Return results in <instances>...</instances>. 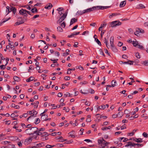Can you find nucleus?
<instances>
[{"label": "nucleus", "mask_w": 148, "mask_h": 148, "mask_svg": "<svg viewBox=\"0 0 148 148\" xmlns=\"http://www.w3.org/2000/svg\"><path fill=\"white\" fill-rule=\"evenodd\" d=\"M38 128L36 127H33L28 128L25 130V132L28 134L30 135L37 132Z\"/></svg>", "instance_id": "obj_1"}, {"label": "nucleus", "mask_w": 148, "mask_h": 148, "mask_svg": "<svg viewBox=\"0 0 148 148\" xmlns=\"http://www.w3.org/2000/svg\"><path fill=\"white\" fill-rule=\"evenodd\" d=\"M46 112H43L40 114V115L41 116V119L43 121H46L47 118L48 117L47 114H46Z\"/></svg>", "instance_id": "obj_2"}, {"label": "nucleus", "mask_w": 148, "mask_h": 148, "mask_svg": "<svg viewBox=\"0 0 148 148\" xmlns=\"http://www.w3.org/2000/svg\"><path fill=\"white\" fill-rule=\"evenodd\" d=\"M67 15V12L64 14L57 21V23H60L62 22L66 18Z\"/></svg>", "instance_id": "obj_3"}, {"label": "nucleus", "mask_w": 148, "mask_h": 148, "mask_svg": "<svg viewBox=\"0 0 148 148\" xmlns=\"http://www.w3.org/2000/svg\"><path fill=\"white\" fill-rule=\"evenodd\" d=\"M108 6H97L92 7L93 11L96 10V9L100 10L106 9L108 8Z\"/></svg>", "instance_id": "obj_4"}, {"label": "nucleus", "mask_w": 148, "mask_h": 148, "mask_svg": "<svg viewBox=\"0 0 148 148\" xmlns=\"http://www.w3.org/2000/svg\"><path fill=\"white\" fill-rule=\"evenodd\" d=\"M111 25H113L112 26V27H114L117 26H119L121 25V23L120 22H118L117 21H113L111 23Z\"/></svg>", "instance_id": "obj_5"}, {"label": "nucleus", "mask_w": 148, "mask_h": 148, "mask_svg": "<svg viewBox=\"0 0 148 148\" xmlns=\"http://www.w3.org/2000/svg\"><path fill=\"white\" fill-rule=\"evenodd\" d=\"M29 112V114L31 115L27 119V121L32 116L36 117V114L38 113L37 112Z\"/></svg>", "instance_id": "obj_6"}, {"label": "nucleus", "mask_w": 148, "mask_h": 148, "mask_svg": "<svg viewBox=\"0 0 148 148\" xmlns=\"http://www.w3.org/2000/svg\"><path fill=\"white\" fill-rule=\"evenodd\" d=\"M25 11V10L23 9H21L19 10V13L21 15H22L24 16H27V14L26 13Z\"/></svg>", "instance_id": "obj_7"}, {"label": "nucleus", "mask_w": 148, "mask_h": 148, "mask_svg": "<svg viewBox=\"0 0 148 148\" xmlns=\"http://www.w3.org/2000/svg\"><path fill=\"white\" fill-rule=\"evenodd\" d=\"M123 112H119L117 114H114L112 115V117L113 118H115L117 117H121L123 115Z\"/></svg>", "instance_id": "obj_8"}, {"label": "nucleus", "mask_w": 148, "mask_h": 148, "mask_svg": "<svg viewBox=\"0 0 148 148\" xmlns=\"http://www.w3.org/2000/svg\"><path fill=\"white\" fill-rule=\"evenodd\" d=\"M137 32L139 33L140 32L141 33H144V30L139 28H138V29H137L136 32H134V34L136 36H138V35H139V33L136 34V33Z\"/></svg>", "instance_id": "obj_9"}, {"label": "nucleus", "mask_w": 148, "mask_h": 148, "mask_svg": "<svg viewBox=\"0 0 148 148\" xmlns=\"http://www.w3.org/2000/svg\"><path fill=\"white\" fill-rule=\"evenodd\" d=\"M119 63L121 64H128L130 65H132V64H133V62L132 61H131V60H129L128 61L125 62L121 61L119 62Z\"/></svg>", "instance_id": "obj_10"}, {"label": "nucleus", "mask_w": 148, "mask_h": 148, "mask_svg": "<svg viewBox=\"0 0 148 148\" xmlns=\"http://www.w3.org/2000/svg\"><path fill=\"white\" fill-rule=\"evenodd\" d=\"M32 140V138L31 137H29V138L25 139V140L24 143L25 144H27L30 143Z\"/></svg>", "instance_id": "obj_11"}, {"label": "nucleus", "mask_w": 148, "mask_h": 148, "mask_svg": "<svg viewBox=\"0 0 148 148\" xmlns=\"http://www.w3.org/2000/svg\"><path fill=\"white\" fill-rule=\"evenodd\" d=\"M110 47L111 49L113 52H116L117 51V50L115 47L114 44L110 45Z\"/></svg>", "instance_id": "obj_12"}, {"label": "nucleus", "mask_w": 148, "mask_h": 148, "mask_svg": "<svg viewBox=\"0 0 148 148\" xmlns=\"http://www.w3.org/2000/svg\"><path fill=\"white\" fill-rule=\"evenodd\" d=\"M93 11V10L92 7L83 10V12H84V13L85 14L91 11Z\"/></svg>", "instance_id": "obj_13"}, {"label": "nucleus", "mask_w": 148, "mask_h": 148, "mask_svg": "<svg viewBox=\"0 0 148 148\" xmlns=\"http://www.w3.org/2000/svg\"><path fill=\"white\" fill-rule=\"evenodd\" d=\"M126 1H121L119 7L120 8L124 7L126 5Z\"/></svg>", "instance_id": "obj_14"}, {"label": "nucleus", "mask_w": 148, "mask_h": 148, "mask_svg": "<svg viewBox=\"0 0 148 148\" xmlns=\"http://www.w3.org/2000/svg\"><path fill=\"white\" fill-rule=\"evenodd\" d=\"M77 19L75 18H72L71 21L70 23V26L72 25L73 23L76 22L77 21Z\"/></svg>", "instance_id": "obj_15"}, {"label": "nucleus", "mask_w": 148, "mask_h": 148, "mask_svg": "<svg viewBox=\"0 0 148 148\" xmlns=\"http://www.w3.org/2000/svg\"><path fill=\"white\" fill-rule=\"evenodd\" d=\"M142 139L141 138H138L133 139V140L138 143H141L143 142Z\"/></svg>", "instance_id": "obj_16"}, {"label": "nucleus", "mask_w": 148, "mask_h": 148, "mask_svg": "<svg viewBox=\"0 0 148 148\" xmlns=\"http://www.w3.org/2000/svg\"><path fill=\"white\" fill-rule=\"evenodd\" d=\"M53 7V5L51 3H49L48 5H47L45 8L46 9H49Z\"/></svg>", "instance_id": "obj_17"}, {"label": "nucleus", "mask_w": 148, "mask_h": 148, "mask_svg": "<svg viewBox=\"0 0 148 148\" xmlns=\"http://www.w3.org/2000/svg\"><path fill=\"white\" fill-rule=\"evenodd\" d=\"M13 128H14L16 130L17 132H20L22 131V130L21 129H18L19 127L18 126H16L15 125H14L13 127Z\"/></svg>", "instance_id": "obj_18"}, {"label": "nucleus", "mask_w": 148, "mask_h": 148, "mask_svg": "<svg viewBox=\"0 0 148 148\" xmlns=\"http://www.w3.org/2000/svg\"><path fill=\"white\" fill-rule=\"evenodd\" d=\"M11 11H12L14 14L16 12V8L14 7H12L10 8Z\"/></svg>", "instance_id": "obj_19"}, {"label": "nucleus", "mask_w": 148, "mask_h": 148, "mask_svg": "<svg viewBox=\"0 0 148 148\" xmlns=\"http://www.w3.org/2000/svg\"><path fill=\"white\" fill-rule=\"evenodd\" d=\"M13 79L15 81L17 82H19L21 80L20 78L17 76H14Z\"/></svg>", "instance_id": "obj_20"}, {"label": "nucleus", "mask_w": 148, "mask_h": 148, "mask_svg": "<svg viewBox=\"0 0 148 148\" xmlns=\"http://www.w3.org/2000/svg\"><path fill=\"white\" fill-rule=\"evenodd\" d=\"M49 106L50 107L51 109H54L58 107V106H55L54 104H51L50 105L49 104Z\"/></svg>", "instance_id": "obj_21"}, {"label": "nucleus", "mask_w": 148, "mask_h": 148, "mask_svg": "<svg viewBox=\"0 0 148 148\" xmlns=\"http://www.w3.org/2000/svg\"><path fill=\"white\" fill-rule=\"evenodd\" d=\"M34 77L32 76L30 77L29 78L26 79V82H30L34 80Z\"/></svg>", "instance_id": "obj_22"}, {"label": "nucleus", "mask_w": 148, "mask_h": 148, "mask_svg": "<svg viewBox=\"0 0 148 148\" xmlns=\"http://www.w3.org/2000/svg\"><path fill=\"white\" fill-rule=\"evenodd\" d=\"M110 45L114 44V37L113 36H112L110 37Z\"/></svg>", "instance_id": "obj_23"}, {"label": "nucleus", "mask_w": 148, "mask_h": 148, "mask_svg": "<svg viewBox=\"0 0 148 148\" xmlns=\"http://www.w3.org/2000/svg\"><path fill=\"white\" fill-rule=\"evenodd\" d=\"M84 12H83V10L82 11H78L77 12L76 14V15H81L83 14H84Z\"/></svg>", "instance_id": "obj_24"}, {"label": "nucleus", "mask_w": 148, "mask_h": 148, "mask_svg": "<svg viewBox=\"0 0 148 148\" xmlns=\"http://www.w3.org/2000/svg\"><path fill=\"white\" fill-rule=\"evenodd\" d=\"M116 82L115 80H113L112 82V87H114L116 86Z\"/></svg>", "instance_id": "obj_25"}, {"label": "nucleus", "mask_w": 148, "mask_h": 148, "mask_svg": "<svg viewBox=\"0 0 148 148\" xmlns=\"http://www.w3.org/2000/svg\"><path fill=\"white\" fill-rule=\"evenodd\" d=\"M66 53H64L63 54V56H66L67 55H69V53H68V52H69L70 51V50L69 49H67L66 50Z\"/></svg>", "instance_id": "obj_26"}, {"label": "nucleus", "mask_w": 148, "mask_h": 148, "mask_svg": "<svg viewBox=\"0 0 148 148\" xmlns=\"http://www.w3.org/2000/svg\"><path fill=\"white\" fill-rule=\"evenodd\" d=\"M48 135H46V136L45 137H42L41 138V140L42 141H45V140H48L49 138L48 137H47Z\"/></svg>", "instance_id": "obj_27"}, {"label": "nucleus", "mask_w": 148, "mask_h": 148, "mask_svg": "<svg viewBox=\"0 0 148 148\" xmlns=\"http://www.w3.org/2000/svg\"><path fill=\"white\" fill-rule=\"evenodd\" d=\"M99 109L103 110L105 108V106L104 105H101L99 107Z\"/></svg>", "instance_id": "obj_28"}, {"label": "nucleus", "mask_w": 148, "mask_h": 148, "mask_svg": "<svg viewBox=\"0 0 148 148\" xmlns=\"http://www.w3.org/2000/svg\"><path fill=\"white\" fill-rule=\"evenodd\" d=\"M6 12H8V13L7 15L10 12H11V10L10 9V11L9 9V7L8 6H7L6 7Z\"/></svg>", "instance_id": "obj_29"}, {"label": "nucleus", "mask_w": 148, "mask_h": 148, "mask_svg": "<svg viewBox=\"0 0 148 148\" xmlns=\"http://www.w3.org/2000/svg\"><path fill=\"white\" fill-rule=\"evenodd\" d=\"M57 29L58 31L60 32H62L63 31V29L60 26L58 27L57 28Z\"/></svg>", "instance_id": "obj_30"}, {"label": "nucleus", "mask_w": 148, "mask_h": 148, "mask_svg": "<svg viewBox=\"0 0 148 148\" xmlns=\"http://www.w3.org/2000/svg\"><path fill=\"white\" fill-rule=\"evenodd\" d=\"M132 44L134 46V47H137L138 44V42L136 41H132Z\"/></svg>", "instance_id": "obj_31"}, {"label": "nucleus", "mask_w": 148, "mask_h": 148, "mask_svg": "<svg viewBox=\"0 0 148 148\" xmlns=\"http://www.w3.org/2000/svg\"><path fill=\"white\" fill-rule=\"evenodd\" d=\"M10 17L8 19H6L5 18L3 19L2 21L1 22V23H5V22H6V21L8 20L9 19H10Z\"/></svg>", "instance_id": "obj_32"}, {"label": "nucleus", "mask_w": 148, "mask_h": 148, "mask_svg": "<svg viewBox=\"0 0 148 148\" xmlns=\"http://www.w3.org/2000/svg\"><path fill=\"white\" fill-rule=\"evenodd\" d=\"M34 67L32 65H31L29 67V69L28 70L29 72H30V70H33L34 69Z\"/></svg>", "instance_id": "obj_33"}, {"label": "nucleus", "mask_w": 148, "mask_h": 148, "mask_svg": "<svg viewBox=\"0 0 148 148\" xmlns=\"http://www.w3.org/2000/svg\"><path fill=\"white\" fill-rule=\"evenodd\" d=\"M111 128V126H108V127H103L101 129H102V130H106L109 129Z\"/></svg>", "instance_id": "obj_34"}, {"label": "nucleus", "mask_w": 148, "mask_h": 148, "mask_svg": "<svg viewBox=\"0 0 148 148\" xmlns=\"http://www.w3.org/2000/svg\"><path fill=\"white\" fill-rule=\"evenodd\" d=\"M135 56L138 58H140V55L139 53L138 52L136 53Z\"/></svg>", "instance_id": "obj_35"}, {"label": "nucleus", "mask_w": 148, "mask_h": 148, "mask_svg": "<svg viewBox=\"0 0 148 148\" xmlns=\"http://www.w3.org/2000/svg\"><path fill=\"white\" fill-rule=\"evenodd\" d=\"M40 121V120L39 118L36 119V120L35 121V123L36 124H38Z\"/></svg>", "instance_id": "obj_36"}, {"label": "nucleus", "mask_w": 148, "mask_h": 148, "mask_svg": "<svg viewBox=\"0 0 148 148\" xmlns=\"http://www.w3.org/2000/svg\"><path fill=\"white\" fill-rule=\"evenodd\" d=\"M143 136L145 138L148 137V134L146 132H144L143 134Z\"/></svg>", "instance_id": "obj_37"}, {"label": "nucleus", "mask_w": 148, "mask_h": 148, "mask_svg": "<svg viewBox=\"0 0 148 148\" xmlns=\"http://www.w3.org/2000/svg\"><path fill=\"white\" fill-rule=\"evenodd\" d=\"M31 10L32 11V13L37 12L38 11L37 9L36 8H32Z\"/></svg>", "instance_id": "obj_38"}, {"label": "nucleus", "mask_w": 148, "mask_h": 148, "mask_svg": "<svg viewBox=\"0 0 148 148\" xmlns=\"http://www.w3.org/2000/svg\"><path fill=\"white\" fill-rule=\"evenodd\" d=\"M138 7L141 8H145V7L144 5L142 4H140L138 5Z\"/></svg>", "instance_id": "obj_39"}, {"label": "nucleus", "mask_w": 148, "mask_h": 148, "mask_svg": "<svg viewBox=\"0 0 148 148\" xmlns=\"http://www.w3.org/2000/svg\"><path fill=\"white\" fill-rule=\"evenodd\" d=\"M137 47L140 49H144V47H143V46L139 45V44H138Z\"/></svg>", "instance_id": "obj_40"}, {"label": "nucleus", "mask_w": 148, "mask_h": 148, "mask_svg": "<svg viewBox=\"0 0 148 148\" xmlns=\"http://www.w3.org/2000/svg\"><path fill=\"white\" fill-rule=\"evenodd\" d=\"M68 96L70 97V94L68 92H67L66 94H64L63 95V96L64 97H66Z\"/></svg>", "instance_id": "obj_41"}, {"label": "nucleus", "mask_w": 148, "mask_h": 148, "mask_svg": "<svg viewBox=\"0 0 148 148\" xmlns=\"http://www.w3.org/2000/svg\"><path fill=\"white\" fill-rule=\"evenodd\" d=\"M18 19H21V21H20V22L21 23L22 22H23V23L24 22L27 20L26 19H23V18H22L21 17H19L18 18Z\"/></svg>", "instance_id": "obj_42"}, {"label": "nucleus", "mask_w": 148, "mask_h": 148, "mask_svg": "<svg viewBox=\"0 0 148 148\" xmlns=\"http://www.w3.org/2000/svg\"><path fill=\"white\" fill-rule=\"evenodd\" d=\"M40 131H38V130H37V132H36V134L37 135H41L42 134V133L40 132Z\"/></svg>", "instance_id": "obj_43"}, {"label": "nucleus", "mask_w": 148, "mask_h": 148, "mask_svg": "<svg viewBox=\"0 0 148 148\" xmlns=\"http://www.w3.org/2000/svg\"><path fill=\"white\" fill-rule=\"evenodd\" d=\"M131 141H129V142H127L126 143L127 144L125 146V147H128L129 146H131Z\"/></svg>", "instance_id": "obj_44"}, {"label": "nucleus", "mask_w": 148, "mask_h": 148, "mask_svg": "<svg viewBox=\"0 0 148 148\" xmlns=\"http://www.w3.org/2000/svg\"><path fill=\"white\" fill-rule=\"evenodd\" d=\"M57 147H63L64 146L62 144L60 143L57 144L56 145Z\"/></svg>", "instance_id": "obj_45"}, {"label": "nucleus", "mask_w": 148, "mask_h": 148, "mask_svg": "<svg viewBox=\"0 0 148 148\" xmlns=\"http://www.w3.org/2000/svg\"><path fill=\"white\" fill-rule=\"evenodd\" d=\"M10 143V142H9L7 141H5L2 142L1 143V144H2L3 145H6L8 143Z\"/></svg>", "instance_id": "obj_46"}, {"label": "nucleus", "mask_w": 148, "mask_h": 148, "mask_svg": "<svg viewBox=\"0 0 148 148\" xmlns=\"http://www.w3.org/2000/svg\"><path fill=\"white\" fill-rule=\"evenodd\" d=\"M143 63L146 66H148V60H145L143 62Z\"/></svg>", "instance_id": "obj_47"}, {"label": "nucleus", "mask_w": 148, "mask_h": 148, "mask_svg": "<svg viewBox=\"0 0 148 148\" xmlns=\"http://www.w3.org/2000/svg\"><path fill=\"white\" fill-rule=\"evenodd\" d=\"M95 40L99 45L101 46V42L99 41V40L98 39H97Z\"/></svg>", "instance_id": "obj_48"}, {"label": "nucleus", "mask_w": 148, "mask_h": 148, "mask_svg": "<svg viewBox=\"0 0 148 148\" xmlns=\"http://www.w3.org/2000/svg\"><path fill=\"white\" fill-rule=\"evenodd\" d=\"M118 14H117L116 13L112 14H111L109 15V17L110 18H112V16H116Z\"/></svg>", "instance_id": "obj_49"}, {"label": "nucleus", "mask_w": 148, "mask_h": 148, "mask_svg": "<svg viewBox=\"0 0 148 148\" xmlns=\"http://www.w3.org/2000/svg\"><path fill=\"white\" fill-rule=\"evenodd\" d=\"M65 23L64 22H63L61 24V26L63 28H64L65 27Z\"/></svg>", "instance_id": "obj_50"}, {"label": "nucleus", "mask_w": 148, "mask_h": 148, "mask_svg": "<svg viewBox=\"0 0 148 148\" xmlns=\"http://www.w3.org/2000/svg\"><path fill=\"white\" fill-rule=\"evenodd\" d=\"M103 42L104 43L106 44V45L108 44V41L107 40L106 38H104V39L103 40Z\"/></svg>", "instance_id": "obj_51"}, {"label": "nucleus", "mask_w": 148, "mask_h": 148, "mask_svg": "<svg viewBox=\"0 0 148 148\" xmlns=\"http://www.w3.org/2000/svg\"><path fill=\"white\" fill-rule=\"evenodd\" d=\"M136 145L137 146L136 148H138L139 147V146H141V147L143 146V145L142 144H138V143H136Z\"/></svg>", "instance_id": "obj_52"}, {"label": "nucleus", "mask_w": 148, "mask_h": 148, "mask_svg": "<svg viewBox=\"0 0 148 148\" xmlns=\"http://www.w3.org/2000/svg\"><path fill=\"white\" fill-rule=\"evenodd\" d=\"M18 116V115H16L14 113H12L11 115V117L12 118H14L16 116Z\"/></svg>", "instance_id": "obj_53"}, {"label": "nucleus", "mask_w": 148, "mask_h": 148, "mask_svg": "<svg viewBox=\"0 0 148 148\" xmlns=\"http://www.w3.org/2000/svg\"><path fill=\"white\" fill-rule=\"evenodd\" d=\"M77 68H78L80 70H84V68L81 66V65L79 66H78L77 67Z\"/></svg>", "instance_id": "obj_54"}, {"label": "nucleus", "mask_w": 148, "mask_h": 148, "mask_svg": "<svg viewBox=\"0 0 148 148\" xmlns=\"http://www.w3.org/2000/svg\"><path fill=\"white\" fill-rule=\"evenodd\" d=\"M0 68L1 69L3 70L5 69V67L4 65H3L0 66Z\"/></svg>", "instance_id": "obj_55"}, {"label": "nucleus", "mask_w": 148, "mask_h": 148, "mask_svg": "<svg viewBox=\"0 0 148 148\" xmlns=\"http://www.w3.org/2000/svg\"><path fill=\"white\" fill-rule=\"evenodd\" d=\"M70 79V77L66 76L64 77V79L66 80H69Z\"/></svg>", "instance_id": "obj_56"}, {"label": "nucleus", "mask_w": 148, "mask_h": 148, "mask_svg": "<svg viewBox=\"0 0 148 148\" xmlns=\"http://www.w3.org/2000/svg\"><path fill=\"white\" fill-rule=\"evenodd\" d=\"M96 116H97V119L98 120V121H100V119H98V118L99 117H100V116L101 115H100V114H97L96 115Z\"/></svg>", "instance_id": "obj_57"}, {"label": "nucleus", "mask_w": 148, "mask_h": 148, "mask_svg": "<svg viewBox=\"0 0 148 148\" xmlns=\"http://www.w3.org/2000/svg\"><path fill=\"white\" fill-rule=\"evenodd\" d=\"M23 22H22L21 23V22H20V21H19L18 22H16L15 24L16 25H20V24H23Z\"/></svg>", "instance_id": "obj_58"}, {"label": "nucleus", "mask_w": 148, "mask_h": 148, "mask_svg": "<svg viewBox=\"0 0 148 148\" xmlns=\"http://www.w3.org/2000/svg\"><path fill=\"white\" fill-rule=\"evenodd\" d=\"M45 130V129L44 128H42L39 129L38 128V131H43Z\"/></svg>", "instance_id": "obj_59"}, {"label": "nucleus", "mask_w": 148, "mask_h": 148, "mask_svg": "<svg viewBox=\"0 0 148 148\" xmlns=\"http://www.w3.org/2000/svg\"><path fill=\"white\" fill-rule=\"evenodd\" d=\"M78 44V43L77 42H75L74 45H73V46L75 47H78L77 45Z\"/></svg>", "instance_id": "obj_60"}, {"label": "nucleus", "mask_w": 148, "mask_h": 148, "mask_svg": "<svg viewBox=\"0 0 148 148\" xmlns=\"http://www.w3.org/2000/svg\"><path fill=\"white\" fill-rule=\"evenodd\" d=\"M87 83V82L86 81H84V82H81L80 83V84L81 85H83L84 84H86Z\"/></svg>", "instance_id": "obj_61"}, {"label": "nucleus", "mask_w": 148, "mask_h": 148, "mask_svg": "<svg viewBox=\"0 0 148 148\" xmlns=\"http://www.w3.org/2000/svg\"><path fill=\"white\" fill-rule=\"evenodd\" d=\"M89 92L91 94H93L95 93L94 90L92 89H90L89 90Z\"/></svg>", "instance_id": "obj_62"}, {"label": "nucleus", "mask_w": 148, "mask_h": 148, "mask_svg": "<svg viewBox=\"0 0 148 148\" xmlns=\"http://www.w3.org/2000/svg\"><path fill=\"white\" fill-rule=\"evenodd\" d=\"M123 45V43L121 42H119L118 44V45L119 47Z\"/></svg>", "instance_id": "obj_63"}, {"label": "nucleus", "mask_w": 148, "mask_h": 148, "mask_svg": "<svg viewBox=\"0 0 148 148\" xmlns=\"http://www.w3.org/2000/svg\"><path fill=\"white\" fill-rule=\"evenodd\" d=\"M62 96V92H59L58 94V96L59 97H61Z\"/></svg>", "instance_id": "obj_64"}]
</instances>
